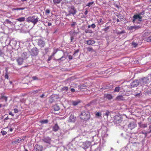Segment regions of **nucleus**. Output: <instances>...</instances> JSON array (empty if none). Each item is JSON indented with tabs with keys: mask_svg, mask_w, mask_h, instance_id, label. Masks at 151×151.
Instances as JSON below:
<instances>
[{
	"mask_svg": "<svg viewBox=\"0 0 151 151\" xmlns=\"http://www.w3.org/2000/svg\"><path fill=\"white\" fill-rule=\"evenodd\" d=\"M79 117L81 120L87 121L89 120L91 117L90 112L87 110L82 111L79 115Z\"/></svg>",
	"mask_w": 151,
	"mask_h": 151,
	"instance_id": "nucleus-1",
	"label": "nucleus"
},
{
	"mask_svg": "<svg viewBox=\"0 0 151 151\" xmlns=\"http://www.w3.org/2000/svg\"><path fill=\"white\" fill-rule=\"evenodd\" d=\"M38 19L37 16L33 15L28 17L26 19V22L28 23L32 22L35 25L38 21Z\"/></svg>",
	"mask_w": 151,
	"mask_h": 151,
	"instance_id": "nucleus-2",
	"label": "nucleus"
},
{
	"mask_svg": "<svg viewBox=\"0 0 151 151\" xmlns=\"http://www.w3.org/2000/svg\"><path fill=\"white\" fill-rule=\"evenodd\" d=\"M68 10L69 13L68 15H70L71 14L74 15L76 14L77 12L76 9L73 6H69Z\"/></svg>",
	"mask_w": 151,
	"mask_h": 151,
	"instance_id": "nucleus-3",
	"label": "nucleus"
},
{
	"mask_svg": "<svg viewBox=\"0 0 151 151\" xmlns=\"http://www.w3.org/2000/svg\"><path fill=\"white\" fill-rule=\"evenodd\" d=\"M142 14V12H140L138 14L134 15L133 17L132 22L134 23L136 20L138 19L139 21H142V17L141 16Z\"/></svg>",
	"mask_w": 151,
	"mask_h": 151,
	"instance_id": "nucleus-4",
	"label": "nucleus"
},
{
	"mask_svg": "<svg viewBox=\"0 0 151 151\" xmlns=\"http://www.w3.org/2000/svg\"><path fill=\"white\" fill-rule=\"evenodd\" d=\"M30 53L31 56H35L38 54V50L36 48H33L31 50Z\"/></svg>",
	"mask_w": 151,
	"mask_h": 151,
	"instance_id": "nucleus-5",
	"label": "nucleus"
},
{
	"mask_svg": "<svg viewBox=\"0 0 151 151\" xmlns=\"http://www.w3.org/2000/svg\"><path fill=\"white\" fill-rule=\"evenodd\" d=\"M43 22L44 25L46 26H50L52 25V22L47 18L44 19Z\"/></svg>",
	"mask_w": 151,
	"mask_h": 151,
	"instance_id": "nucleus-6",
	"label": "nucleus"
},
{
	"mask_svg": "<svg viewBox=\"0 0 151 151\" xmlns=\"http://www.w3.org/2000/svg\"><path fill=\"white\" fill-rule=\"evenodd\" d=\"M17 62L19 65H21L24 62L23 59L21 57H19L16 59Z\"/></svg>",
	"mask_w": 151,
	"mask_h": 151,
	"instance_id": "nucleus-7",
	"label": "nucleus"
},
{
	"mask_svg": "<svg viewBox=\"0 0 151 151\" xmlns=\"http://www.w3.org/2000/svg\"><path fill=\"white\" fill-rule=\"evenodd\" d=\"M136 124L134 122H131L128 125V128L131 130L134 128L136 126Z\"/></svg>",
	"mask_w": 151,
	"mask_h": 151,
	"instance_id": "nucleus-8",
	"label": "nucleus"
},
{
	"mask_svg": "<svg viewBox=\"0 0 151 151\" xmlns=\"http://www.w3.org/2000/svg\"><path fill=\"white\" fill-rule=\"evenodd\" d=\"M76 120V117H74L73 115H70L69 117L68 121L70 122H74Z\"/></svg>",
	"mask_w": 151,
	"mask_h": 151,
	"instance_id": "nucleus-9",
	"label": "nucleus"
},
{
	"mask_svg": "<svg viewBox=\"0 0 151 151\" xmlns=\"http://www.w3.org/2000/svg\"><path fill=\"white\" fill-rule=\"evenodd\" d=\"M127 28L129 30H131L134 29L135 30L136 29H138L140 28V27L139 26H134L128 27Z\"/></svg>",
	"mask_w": 151,
	"mask_h": 151,
	"instance_id": "nucleus-10",
	"label": "nucleus"
},
{
	"mask_svg": "<svg viewBox=\"0 0 151 151\" xmlns=\"http://www.w3.org/2000/svg\"><path fill=\"white\" fill-rule=\"evenodd\" d=\"M139 85V82L138 80L134 81L131 83V86L132 87H137Z\"/></svg>",
	"mask_w": 151,
	"mask_h": 151,
	"instance_id": "nucleus-11",
	"label": "nucleus"
},
{
	"mask_svg": "<svg viewBox=\"0 0 151 151\" xmlns=\"http://www.w3.org/2000/svg\"><path fill=\"white\" fill-rule=\"evenodd\" d=\"M51 139L49 137H47L43 139V141L45 143L50 144V143Z\"/></svg>",
	"mask_w": 151,
	"mask_h": 151,
	"instance_id": "nucleus-12",
	"label": "nucleus"
},
{
	"mask_svg": "<svg viewBox=\"0 0 151 151\" xmlns=\"http://www.w3.org/2000/svg\"><path fill=\"white\" fill-rule=\"evenodd\" d=\"M59 127L57 123L55 124V125L53 127L52 130L54 132H57L58 130Z\"/></svg>",
	"mask_w": 151,
	"mask_h": 151,
	"instance_id": "nucleus-13",
	"label": "nucleus"
},
{
	"mask_svg": "<svg viewBox=\"0 0 151 151\" xmlns=\"http://www.w3.org/2000/svg\"><path fill=\"white\" fill-rule=\"evenodd\" d=\"M104 97L109 100H111L113 98L111 94H106L104 95Z\"/></svg>",
	"mask_w": 151,
	"mask_h": 151,
	"instance_id": "nucleus-14",
	"label": "nucleus"
},
{
	"mask_svg": "<svg viewBox=\"0 0 151 151\" xmlns=\"http://www.w3.org/2000/svg\"><path fill=\"white\" fill-rule=\"evenodd\" d=\"M116 100L118 101H123L124 100V99L122 96L119 95L116 97Z\"/></svg>",
	"mask_w": 151,
	"mask_h": 151,
	"instance_id": "nucleus-15",
	"label": "nucleus"
},
{
	"mask_svg": "<svg viewBox=\"0 0 151 151\" xmlns=\"http://www.w3.org/2000/svg\"><path fill=\"white\" fill-rule=\"evenodd\" d=\"M95 41L93 40H90L86 41V43L88 45H91L94 44Z\"/></svg>",
	"mask_w": 151,
	"mask_h": 151,
	"instance_id": "nucleus-16",
	"label": "nucleus"
},
{
	"mask_svg": "<svg viewBox=\"0 0 151 151\" xmlns=\"http://www.w3.org/2000/svg\"><path fill=\"white\" fill-rule=\"evenodd\" d=\"M149 79L147 78H144L142 79V83L144 84H146L149 82Z\"/></svg>",
	"mask_w": 151,
	"mask_h": 151,
	"instance_id": "nucleus-17",
	"label": "nucleus"
},
{
	"mask_svg": "<svg viewBox=\"0 0 151 151\" xmlns=\"http://www.w3.org/2000/svg\"><path fill=\"white\" fill-rule=\"evenodd\" d=\"M81 102L80 100L73 101L72 102V104L74 106H76Z\"/></svg>",
	"mask_w": 151,
	"mask_h": 151,
	"instance_id": "nucleus-18",
	"label": "nucleus"
},
{
	"mask_svg": "<svg viewBox=\"0 0 151 151\" xmlns=\"http://www.w3.org/2000/svg\"><path fill=\"white\" fill-rule=\"evenodd\" d=\"M25 17H21L16 19L19 22H24L25 20Z\"/></svg>",
	"mask_w": 151,
	"mask_h": 151,
	"instance_id": "nucleus-19",
	"label": "nucleus"
},
{
	"mask_svg": "<svg viewBox=\"0 0 151 151\" xmlns=\"http://www.w3.org/2000/svg\"><path fill=\"white\" fill-rule=\"evenodd\" d=\"M62 0H53V2L54 4L56 5L60 4Z\"/></svg>",
	"mask_w": 151,
	"mask_h": 151,
	"instance_id": "nucleus-20",
	"label": "nucleus"
},
{
	"mask_svg": "<svg viewBox=\"0 0 151 151\" xmlns=\"http://www.w3.org/2000/svg\"><path fill=\"white\" fill-rule=\"evenodd\" d=\"M23 139H17L15 140L14 141L12 142V144H14V143H19V142H20Z\"/></svg>",
	"mask_w": 151,
	"mask_h": 151,
	"instance_id": "nucleus-21",
	"label": "nucleus"
},
{
	"mask_svg": "<svg viewBox=\"0 0 151 151\" xmlns=\"http://www.w3.org/2000/svg\"><path fill=\"white\" fill-rule=\"evenodd\" d=\"M54 109L55 111H58L60 109V107L58 105H55L54 106Z\"/></svg>",
	"mask_w": 151,
	"mask_h": 151,
	"instance_id": "nucleus-22",
	"label": "nucleus"
},
{
	"mask_svg": "<svg viewBox=\"0 0 151 151\" xmlns=\"http://www.w3.org/2000/svg\"><path fill=\"white\" fill-rule=\"evenodd\" d=\"M45 44V43L43 41H41V43L40 42L38 43V45L40 46L41 47H43L44 46Z\"/></svg>",
	"mask_w": 151,
	"mask_h": 151,
	"instance_id": "nucleus-23",
	"label": "nucleus"
},
{
	"mask_svg": "<svg viewBox=\"0 0 151 151\" xmlns=\"http://www.w3.org/2000/svg\"><path fill=\"white\" fill-rule=\"evenodd\" d=\"M35 147L36 150V151H41V148H40V146L38 145H35Z\"/></svg>",
	"mask_w": 151,
	"mask_h": 151,
	"instance_id": "nucleus-24",
	"label": "nucleus"
},
{
	"mask_svg": "<svg viewBox=\"0 0 151 151\" xmlns=\"http://www.w3.org/2000/svg\"><path fill=\"white\" fill-rule=\"evenodd\" d=\"M98 24L99 25H101L104 23V22L102 19H100L98 22Z\"/></svg>",
	"mask_w": 151,
	"mask_h": 151,
	"instance_id": "nucleus-25",
	"label": "nucleus"
},
{
	"mask_svg": "<svg viewBox=\"0 0 151 151\" xmlns=\"http://www.w3.org/2000/svg\"><path fill=\"white\" fill-rule=\"evenodd\" d=\"M1 99H4L5 100V101L6 102L7 101V97L6 96H4V95H2L1 96Z\"/></svg>",
	"mask_w": 151,
	"mask_h": 151,
	"instance_id": "nucleus-26",
	"label": "nucleus"
},
{
	"mask_svg": "<svg viewBox=\"0 0 151 151\" xmlns=\"http://www.w3.org/2000/svg\"><path fill=\"white\" fill-rule=\"evenodd\" d=\"M65 60V57L63 56L60 58L58 59H56V60L57 61H59L60 60Z\"/></svg>",
	"mask_w": 151,
	"mask_h": 151,
	"instance_id": "nucleus-27",
	"label": "nucleus"
},
{
	"mask_svg": "<svg viewBox=\"0 0 151 151\" xmlns=\"http://www.w3.org/2000/svg\"><path fill=\"white\" fill-rule=\"evenodd\" d=\"M4 22H6L7 24H11L12 23L11 21H10L9 19H6Z\"/></svg>",
	"mask_w": 151,
	"mask_h": 151,
	"instance_id": "nucleus-28",
	"label": "nucleus"
},
{
	"mask_svg": "<svg viewBox=\"0 0 151 151\" xmlns=\"http://www.w3.org/2000/svg\"><path fill=\"white\" fill-rule=\"evenodd\" d=\"M48 122V120L47 119L42 120L40 121V122L42 124L47 123Z\"/></svg>",
	"mask_w": 151,
	"mask_h": 151,
	"instance_id": "nucleus-29",
	"label": "nucleus"
},
{
	"mask_svg": "<svg viewBox=\"0 0 151 151\" xmlns=\"http://www.w3.org/2000/svg\"><path fill=\"white\" fill-rule=\"evenodd\" d=\"M24 9V8H15V9H13L12 10H23Z\"/></svg>",
	"mask_w": 151,
	"mask_h": 151,
	"instance_id": "nucleus-30",
	"label": "nucleus"
},
{
	"mask_svg": "<svg viewBox=\"0 0 151 151\" xmlns=\"http://www.w3.org/2000/svg\"><path fill=\"white\" fill-rule=\"evenodd\" d=\"M85 32L86 33H92V31L90 29H86L85 31Z\"/></svg>",
	"mask_w": 151,
	"mask_h": 151,
	"instance_id": "nucleus-31",
	"label": "nucleus"
},
{
	"mask_svg": "<svg viewBox=\"0 0 151 151\" xmlns=\"http://www.w3.org/2000/svg\"><path fill=\"white\" fill-rule=\"evenodd\" d=\"M120 90V87H116L115 88L114 91L115 92H119Z\"/></svg>",
	"mask_w": 151,
	"mask_h": 151,
	"instance_id": "nucleus-32",
	"label": "nucleus"
},
{
	"mask_svg": "<svg viewBox=\"0 0 151 151\" xmlns=\"http://www.w3.org/2000/svg\"><path fill=\"white\" fill-rule=\"evenodd\" d=\"M132 45L134 47H137L138 45V44L137 43L134 42H132Z\"/></svg>",
	"mask_w": 151,
	"mask_h": 151,
	"instance_id": "nucleus-33",
	"label": "nucleus"
},
{
	"mask_svg": "<svg viewBox=\"0 0 151 151\" xmlns=\"http://www.w3.org/2000/svg\"><path fill=\"white\" fill-rule=\"evenodd\" d=\"M93 1L88 3L87 4V6L89 7L92 5L93 4Z\"/></svg>",
	"mask_w": 151,
	"mask_h": 151,
	"instance_id": "nucleus-34",
	"label": "nucleus"
},
{
	"mask_svg": "<svg viewBox=\"0 0 151 151\" xmlns=\"http://www.w3.org/2000/svg\"><path fill=\"white\" fill-rule=\"evenodd\" d=\"M52 57L51 55L49 56L48 59L47 60V62L48 63L52 59Z\"/></svg>",
	"mask_w": 151,
	"mask_h": 151,
	"instance_id": "nucleus-35",
	"label": "nucleus"
},
{
	"mask_svg": "<svg viewBox=\"0 0 151 151\" xmlns=\"http://www.w3.org/2000/svg\"><path fill=\"white\" fill-rule=\"evenodd\" d=\"M87 49L88 51L89 52L93 51V49L92 47H88Z\"/></svg>",
	"mask_w": 151,
	"mask_h": 151,
	"instance_id": "nucleus-36",
	"label": "nucleus"
},
{
	"mask_svg": "<svg viewBox=\"0 0 151 151\" xmlns=\"http://www.w3.org/2000/svg\"><path fill=\"white\" fill-rule=\"evenodd\" d=\"M109 111L108 110H107L106 112V113L104 114V115L106 116H107V118L108 117V116L109 115Z\"/></svg>",
	"mask_w": 151,
	"mask_h": 151,
	"instance_id": "nucleus-37",
	"label": "nucleus"
},
{
	"mask_svg": "<svg viewBox=\"0 0 151 151\" xmlns=\"http://www.w3.org/2000/svg\"><path fill=\"white\" fill-rule=\"evenodd\" d=\"M50 11L49 9H47L45 11V12L47 14H48L50 13Z\"/></svg>",
	"mask_w": 151,
	"mask_h": 151,
	"instance_id": "nucleus-38",
	"label": "nucleus"
},
{
	"mask_svg": "<svg viewBox=\"0 0 151 151\" xmlns=\"http://www.w3.org/2000/svg\"><path fill=\"white\" fill-rule=\"evenodd\" d=\"M62 89L63 91H68V87H65L63 88Z\"/></svg>",
	"mask_w": 151,
	"mask_h": 151,
	"instance_id": "nucleus-39",
	"label": "nucleus"
},
{
	"mask_svg": "<svg viewBox=\"0 0 151 151\" xmlns=\"http://www.w3.org/2000/svg\"><path fill=\"white\" fill-rule=\"evenodd\" d=\"M1 133L3 135H4L6 134L7 132L5 131H2Z\"/></svg>",
	"mask_w": 151,
	"mask_h": 151,
	"instance_id": "nucleus-40",
	"label": "nucleus"
},
{
	"mask_svg": "<svg viewBox=\"0 0 151 151\" xmlns=\"http://www.w3.org/2000/svg\"><path fill=\"white\" fill-rule=\"evenodd\" d=\"M96 116H101V113L99 112H98L96 114Z\"/></svg>",
	"mask_w": 151,
	"mask_h": 151,
	"instance_id": "nucleus-41",
	"label": "nucleus"
},
{
	"mask_svg": "<svg viewBox=\"0 0 151 151\" xmlns=\"http://www.w3.org/2000/svg\"><path fill=\"white\" fill-rule=\"evenodd\" d=\"M32 78L33 80H38V79L36 76H34L32 77Z\"/></svg>",
	"mask_w": 151,
	"mask_h": 151,
	"instance_id": "nucleus-42",
	"label": "nucleus"
},
{
	"mask_svg": "<svg viewBox=\"0 0 151 151\" xmlns=\"http://www.w3.org/2000/svg\"><path fill=\"white\" fill-rule=\"evenodd\" d=\"M76 24V22H73V23L71 24V26L72 27H73Z\"/></svg>",
	"mask_w": 151,
	"mask_h": 151,
	"instance_id": "nucleus-43",
	"label": "nucleus"
},
{
	"mask_svg": "<svg viewBox=\"0 0 151 151\" xmlns=\"http://www.w3.org/2000/svg\"><path fill=\"white\" fill-rule=\"evenodd\" d=\"M4 54V52L1 50L0 48V56H1Z\"/></svg>",
	"mask_w": 151,
	"mask_h": 151,
	"instance_id": "nucleus-44",
	"label": "nucleus"
},
{
	"mask_svg": "<svg viewBox=\"0 0 151 151\" xmlns=\"http://www.w3.org/2000/svg\"><path fill=\"white\" fill-rule=\"evenodd\" d=\"M8 77L9 76L8 73H6L5 75V78L8 79Z\"/></svg>",
	"mask_w": 151,
	"mask_h": 151,
	"instance_id": "nucleus-45",
	"label": "nucleus"
},
{
	"mask_svg": "<svg viewBox=\"0 0 151 151\" xmlns=\"http://www.w3.org/2000/svg\"><path fill=\"white\" fill-rule=\"evenodd\" d=\"M39 91V90H36L35 91H32V93H33L34 94H35V93H38V92Z\"/></svg>",
	"mask_w": 151,
	"mask_h": 151,
	"instance_id": "nucleus-46",
	"label": "nucleus"
},
{
	"mask_svg": "<svg viewBox=\"0 0 151 151\" xmlns=\"http://www.w3.org/2000/svg\"><path fill=\"white\" fill-rule=\"evenodd\" d=\"M91 27L92 28H94L96 27V25L94 24H93L91 25Z\"/></svg>",
	"mask_w": 151,
	"mask_h": 151,
	"instance_id": "nucleus-47",
	"label": "nucleus"
},
{
	"mask_svg": "<svg viewBox=\"0 0 151 151\" xmlns=\"http://www.w3.org/2000/svg\"><path fill=\"white\" fill-rule=\"evenodd\" d=\"M68 57L69 60H72L73 59V57L71 55H69L68 56Z\"/></svg>",
	"mask_w": 151,
	"mask_h": 151,
	"instance_id": "nucleus-48",
	"label": "nucleus"
},
{
	"mask_svg": "<svg viewBox=\"0 0 151 151\" xmlns=\"http://www.w3.org/2000/svg\"><path fill=\"white\" fill-rule=\"evenodd\" d=\"M79 50H76V51H75V52H74V54H73V55H75V54H76V53H77L78 52H79Z\"/></svg>",
	"mask_w": 151,
	"mask_h": 151,
	"instance_id": "nucleus-49",
	"label": "nucleus"
},
{
	"mask_svg": "<svg viewBox=\"0 0 151 151\" xmlns=\"http://www.w3.org/2000/svg\"><path fill=\"white\" fill-rule=\"evenodd\" d=\"M14 111L15 113H17L18 112V110L17 109H15L14 110Z\"/></svg>",
	"mask_w": 151,
	"mask_h": 151,
	"instance_id": "nucleus-50",
	"label": "nucleus"
},
{
	"mask_svg": "<svg viewBox=\"0 0 151 151\" xmlns=\"http://www.w3.org/2000/svg\"><path fill=\"white\" fill-rule=\"evenodd\" d=\"M71 91L73 92H74L75 91V89H74V88H72L71 89Z\"/></svg>",
	"mask_w": 151,
	"mask_h": 151,
	"instance_id": "nucleus-51",
	"label": "nucleus"
},
{
	"mask_svg": "<svg viewBox=\"0 0 151 151\" xmlns=\"http://www.w3.org/2000/svg\"><path fill=\"white\" fill-rule=\"evenodd\" d=\"M88 11H87V10H86L85 11V12H84V14L85 15H86L87 14H88Z\"/></svg>",
	"mask_w": 151,
	"mask_h": 151,
	"instance_id": "nucleus-52",
	"label": "nucleus"
},
{
	"mask_svg": "<svg viewBox=\"0 0 151 151\" xmlns=\"http://www.w3.org/2000/svg\"><path fill=\"white\" fill-rule=\"evenodd\" d=\"M109 28V27L108 26V27H106L104 29V30L105 31H106Z\"/></svg>",
	"mask_w": 151,
	"mask_h": 151,
	"instance_id": "nucleus-53",
	"label": "nucleus"
},
{
	"mask_svg": "<svg viewBox=\"0 0 151 151\" xmlns=\"http://www.w3.org/2000/svg\"><path fill=\"white\" fill-rule=\"evenodd\" d=\"M45 52H48V48H47L45 49Z\"/></svg>",
	"mask_w": 151,
	"mask_h": 151,
	"instance_id": "nucleus-54",
	"label": "nucleus"
},
{
	"mask_svg": "<svg viewBox=\"0 0 151 151\" xmlns=\"http://www.w3.org/2000/svg\"><path fill=\"white\" fill-rule=\"evenodd\" d=\"M56 53V52H53L52 54L51 55L53 57V56H54L55 55V54Z\"/></svg>",
	"mask_w": 151,
	"mask_h": 151,
	"instance_id": "nucleus-55",
	"label": "nucleus"
},
{
	"mask_svg": "<svg viewBox=\"0 0 151 151\" xmlns=\"http://www.w3.org/2000/svg\"><path fill=\"white\" fill-rule=\"evenodd\" d=\"M9 115H12V116H13L14 115L11 112H9Z\"/></svg>",
	"mask_w": 151,
	"mask_h": 151,
	"instance_id": "nucleus-56",
	"label": "nucleus"
},
{
	"mask_svg": "<svg viewBox=\"0 0 151 151\" xmlns=\"http://www.w3.org/2000/svg\"><path fill=\"white\" fill-rule=\"evenodd\" d=\"M70 38H71V39H70L71 41V42H72L73 40L74 39V37H73L71 36V37Z\"/></svg>",
	"mask_w": 151,
	"mask_h": 151,
	"instance_id": "nucleus-57",
	"label": "nucleus"
},
{
	"mask_svg": "<svg viewBox=\"0 0 151 151\" xmlns=\"http://www.w3.org/2000/svg\"><path fill=\"white\" fill-rule=\"evenodd\" d=\"M143 127L144 128H145L147 127V125L146 124H144L143 125Z\"/></svg>",
	"mask_w": 151,
	"mask_h": 151,
	"instance_id": "nucleus-58",
	"label": "nucleus"
},
{
	"mask_svg": "<svg viewBox=\"0 0 151 151\" xmlns=\"http://www.w3.org/2000/svg\"><path fill=\"white\" fill-rule=\"evenodd\" d=\"M44 96V94H42V95L40 96V97L42 98Z\"/></svg>",
	"mask_w": 151,
	"mask_h": 151,
	"instance_id": "nucleus-59",
	"label": "nucleus"
},
{
	"mask_svg": "<svg viewBox=\"0 0 151 151\" xmlns=\"http://www.w3.org/2000/svg\"><path fill=\"white\" fill-rule=\"evenodd\" d=\"M9 131L10 132H12L13 131V129L12 128H11L9 129Z\"/></svg>",
	"mask_w": 151,
	"mask_h": 151,
	"instance_id": "nucleus-60",
	"label": "nucleus"
},
{
	"mask_svg": "<svg viewBox=\"0 0 151 151\" xmlns=\"http://www.w3.org/2000/svg\"><path fill=\"white\" fill-rule=\"evenodd\" d=\"M116 21L117 22H119L120 21H119V19H118L116 20Z\"/></svg>",
	"mask_w": 151,
	"mask_h": 151,
	"instance_id": "nucleus-61",
	"label": "nucleus"
},
{
	"mask_svg": "<svg viewBox=\"0 0 151 151\" xmlns=\"http://www.w3.org/2000/svg\"><path fill=\"white\" fill-rule=\"evenodd\" d=\"M91 27V25H89L88 26V28H89Z\"/></svg>",
	"mask_w": 151,
	"mask_h": 151,
	"instance_id": "nucleus-62",
	"label": "nucleus"
},
{
	"mask_svg": "<svg viewBox=\"0 0 151 151\" xmlns=\"http://www.w3.org/2000/svg\"><path fill=\"white\" fill-rule=\"evenodd\" d=\"M2 104H0V108H1L2 106Z\"/></svg>",
	"mask_w": 151,
	"mask_h": 151,
	"instance_id": "nucleus-63",
	"label": "nucleus"
},
{
	"mask_svg": "<svg viewBox=\"0 0 151 151\" xmlns=\"http://www.w3.org/2000/svg\"><path fill=\"white\" fill-rule=\"evenodd\" d=\"M26 53V52H23V54H24V55H25V54Z\"/></svg>",
	"mask_w": 151,
	"mask_h": 151,
	"instance_id": "nucleus-64",
	"label": "nucleus"
}]
</instances>
